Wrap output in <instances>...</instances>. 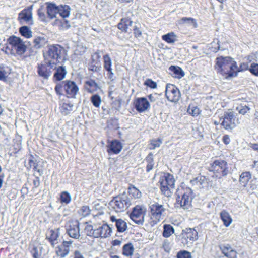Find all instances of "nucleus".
Listing matches in <instances>:
<instances>
[{"instance_id":"f257e3e1","label":"nucleus","mask_w":258,"mask_h":258,"mask_svg":"<svg viewBox=\"0 0 258 258\" xmlns=\"http://www.w3.org/2000/svg\"><path fill=\"white\" fill-rule=\"evenodd\" d=\"M215 69L225 79L237 77L236 69V61L230 56H219L216 58Z\"/></svg>"},{"instance_id":"f03ea898","label":"nucleus","mask_w":258,"mask_h":258,"mask_svg":"<svg viewBox=\"0 0 258 258\" xmlns=\"http://www.w3.org/2000/svg\"><path fill=\"white\" fill-rule=\"evenodd\" d=\"M2 50L7 54L21 56L26 51L27 46L21 38L12 35L7 39Z\"/></svg>"},{"instance_id":"7ed1b4c3","label":"nucleus","mask_w":258,"mask_h":258,"mask_svg":"<svg viewBox=\"0 0 258 258\" xmlns=\"http://www.w3.org/2000/svg\"><path fill=\"white\" fill-rule=\"evenodd\" d=\"M67 51L65 48L58 44H53L48 46L47 51L43 56L44 60H49L56 65L60 61L66 59Z\"/></svg>"},{"instance_id":"20e7f679","label":"nucleus","mask_w":258,"mask_h":258,"mask_svg":"<svg viewBox=\"0 0 258 258\" xmlns=\"http://www.w3.org/2000/svg\"><path fill=\"white\" fill-rule=\"evenodd\" d=\"M54 90L58 95H65L68 98H75L79 88L75 82L66 80L57 83Z\"/></svg>"},{"instance_id":"39448f33","label":"nucleus","mask_w":258,"mask_h":258,"mask_svg":"<svg viewBox=\"0 0 258 258\" xmlns=\"http://www.w3.org/2000/svg\"><path fill=\"white\" fill-rule=\"evenodd\" d=\"M176 199L175 205L177 207L187 208L191 203L193 199V191L192 189L181 184L176 190Z\"/></svg>"},{"instance_id":"423d86ee","label":"nucleus","mask_w":258,"mask_h":258,"mask_svg":"<svg viewBox=\"0 0 258 258\" xmlns=\"http://www.w3.org/2000/svg\"><path fill=\"white\" fill-rule=\"evenodd\" d=\"M58 8L55 3L47 2L40 6L37 10V15L40 21L46 22L56 17Z\"/></svg>"},{"instance_id":"0eeeda50","label":"nucleus","mask_w":258,"mask_h":258,"mask_svg":"<svg viewBox=\"0 0 258 258\" xmlns=\"http://www.w3.org/2000/svg\"><path fill=\"white\" fill-rule=\"evenodd\" d=\"M159 187L161 195L166 197H170L175 187V179L174 176L169 173H164L159 180Z\"/></svg>"},{"instance_id":"6e6552de","label":"nucleus","mask_w":258,"mask_h":258,"mask_svg":"<svg viewBox=\"0 0 258 258\" xmlns=\"http://www.w3.org/2000/svg\"><path fill=\"white\" fill-rule=\"evenodd\" d=\"M85 224L84 232L88 236L95 238H106L111 236L112 229L107 224H103L95 229L87 222H85Z\"/></svg>"},{"instance_id":"1a4fd4ad","label":"nucleus","mask_w":258,"mask_h":258,"mask_svg":"<svg viewBox=\"0 0 258 258\" xmlns=\"http://www.w3.org/2000/svg\"><path fill=\"white\" fill-rule=\"evenodd\" d=\"M208 170L213 173V177L220 179L228 174L229 167L225 160L217 159L210 164Z\"/></svg>"},{"instance_id":"9d476101","label":"nucleus","mask_w":258,"mask_h":258,"mask_svg":"<svg viewBox=\"0 0 258 258\" xmlns=\"http://www.w3.org/2000/svg\"><path fill=\"white\" fill-rule=\"evenodd\" d=\"M220 124L225 130L232 131L239 123L240 121L235 113L232 110L225 111L220 117Z\"/></svg>"},{"instance_id":"9b49d317","label":"nucleus","mask_w":258,"mask_h":258,"mask_svg":"<svg viewBox=\"0 0 258 258\" xmlns=\"http://www.w3.org/2000/svg\"><path fill=\"white\" fill-rule=\"evenodd\" d=\"M165 210L163 205L158 202L151 204L149 206V224L153 226L159 223Z\"/></svg>"},{"instance_id":"f8f14e48","label":"nucleus","mask_w":258,"mask_h":258,"mask_svg":"<svg viewBox=\"0 0 258 258\" xmlns=\"http://www.w3.org/2000/svg\"><path fill=\"white\" fill-rule=\"evenodd\" d=\"M109 205L116 212L125 211L131 205V202L127 196L119 195L113 198Z\"/></svg>"},{"instance_id":"ddd939ff","label":"nucleus","mask_w":258,"mask_h":258,"mask_svg":"<svg viewBox=\"0 0 258 258\" xmlns=\"http://www.w3.org/2000/svg\"><path fill=\"white\" fill-rule=\"evenodd\" d=\"M55 65V63L49 60H45L44 62L38 63L37 72L38 76L44 79H48L51 76Z\"/></svg>"},{"instance_id":"4468645a","label":"nucleus","mask_w":258,"mask_h":258,"mask_svg":"<svg viewBox=\"0 0 258 258\" xmlns=\"http://www.w3.org/2000/svg\"><path fill=\"white\" fill-rule=\"evenodd\" d=\"M147 212L146 207L142 205H137L132 209L130 217L135 223L142 224Z\"/></svg>"},{"instance_id":"2eb2a0df","label":"nucleus","mask_w":258,"mask_h":258,"mask_svg":"<svg viewBox=\"0 0 258 258\" xmlns=\"http://www.w3.org/2000/svg\"><path fill=\"white\" fill-rule=\"evenodd\" d=\"M66 233L72 238L78 239L80 237V223L77 220L71 219L64 226Z\"/></svg>"},{"instance_id":"dca6fc26","label":"nucleus","mask_w":258,"mask_h":258,"mask_svg":"<svg viewBox=\"0 0 258 258\" xmlns=\"http://www.w3.org/2000/svg\"><path fill=\"white\" fill-rule=\"evenodd\" d=\"M165 96L169 101L176 103L181 98V93L175 85L167 84L166 86Z\"/></svg>"},{"instance_id":"f3484780","label":"nucleus","mask_w":258,"mask_h":258,"mask_svg":"<svg viewBox=\"0 0 258 258\" xmlns=\"http://www.w3.org/2000/svg\"><path fill=\"white\" fill-rule=\"evenodd\" d=\"M181 237L184 244L192 243L198 239V233L195 228H186L182 230Z\"/></svg>"},{"instance_id":"a211bd4d","label":"nucleus","mask_w":258,"mask_h":258,"mask_svg":"<svg viewBox=\"0 0 258 258\" xmlns=\"http://www.w3.org/2000/svg\"><path fill=\"white\" fill-rule=\"evenodd\" d=\"M32 9L33 5H31L25 8L19 13L18 20L20 23H25L30 25L33 24Z\"/></svg>"},{"instance_id":"6ab92c4d","label":"nucleus","mask_w":258,"mask_h":258,"mask_svg":"<svg viewBox=\"0 0 258 258\" xmlns=\"http://www.w3.org/2000/svg\"><path fill=\"white\" fill-rule=\"evenodd\" d=\"M106 147V151L109 155H117L121 151L123 145L119 140L113 139L107 141Z\"/></svg>"},{"instance_id":"aec40b11","label":"nucleus","mask_w":258,"mask_h":258,"mask_svg":"<svg viewBox=\"0 0 258 258\" xmlns=\"http://www.w3.org/2000/svg\"><path fill=\"white\" fill-rule=\"evenodd\" d=\"M73 241L70 239L68 241L63 240L61 243L55 248V253L60 258H64L69 253L70 248Z\"/></svg>"},{"instance_id":"412c9836","label":"nucleus","mask_w":258,"mask_h":258,"mask_svg":"<svg viewBox=\"0 0 258 258\" xmlns=\"http://www.w3.org/2000/svg\"><path fill=\"white\" fill-rule=\"evenodd\" d=\"M100 58V51L98 50L91 55L88 70L93 72H99L101 69Z\"/></svg>"},{"instance_id":"4be33fe9","label":"nucleus","mask_w":258,"mask_h":258,"mask_svg":"<svg viewBox=\"0 0 258 258\" xmlns=\"http://www.w3.org/2000/svg\"><path fill=\"white\" fill-rule=\"evenodd\" d=\"M221 253L226 258H237V252L229 243H221L218 245Z\"/></svg>"},{"instance_id":"5701e85b","label":"nucleus","mask_w":258,"mask_h":258,"mask_svg":"<svg viewBox=\"0 0 258 258\" xmlns=\"http://www.w3.org/2000/svg\"><path fill=\"white\" fill-rule=\"evenodd\" d=\"M133 105L139 113H143L148 110L150 107L149 101L145 97L136 98L134 101Z\"/></svg>"},{"instance_id":"b1692460","label":"nucleus","mask_w":258,"mask_h":258,"mask_svg":"<svg viewBox=\"0 0 258 258\" xmlns=\"http://www.w3.org/2000/svg\"><path fill=\"white\" fill-rule=\"evenodd\" d=\"M103 68L104 70L107 71V75L110 80L112 81L114 79V73H113V69L112 68V61L109 54H106L103 56Z\"/></svg>"},{"instance_id":"393cba45","label":"nucleus","mask_w":258,"mask_h":258,"mask_svg":"<svg viewBox=\"0 0 258 258\" xmlns=\"http://www.w3.org/2000/svg\"><path fill=\"white\" fill-rule=\"evenodd\" d=\"M128 198L132 201L137 202L139 201L142 197V194L140 190L137 188L135 185L130 184L127 188Z\"/></svg>"},{"instance_id":"a878e982","label":"nucleus","mask_w":258,"mask_h":258,"mask_svg":"<svg viewBox=\"0 0 258 258\" xmlns=\"http://www.w3.org/2000/svg\"><path fill=\"white\" fill-rule=\"evenodd\" d=\"M110 220L112 222H115V226L118 232H124L127 229V226L126 223L121 219H116L115 216H111Z\"/></svg>"},{"instance_id":"bb28decb","label":"nucleus","mask_w":258,"mask_h":258,"mask_svg":"<svg viewBox=\"0 0 258 258\" xmlns=\"http://www.w3.org/2000/svg\"><path fill=\"white\" fill-rule=\"evenodd\" d=\"M133 24V21L128 18H121L120 22L118 23L117 27L121 32L127 33L128 28Z\"/></svg>"},{"instance_id":"cd10ccee","label":"nucleus","mask_w":258,"mask_h":258,"mask_svg":"<svg viewBox=\"0 0 258 258\" xmlns=\"http://www.w3.org/2000/svg\"><path fill=\"white\" fill-rule=\"evenodd\" d=\"M84 88L88 93H93L97 91L98 86L94 80L90 79L85 82Z\"/></svg>"},{"instance_id":"c85d7f7f","label":"nucleus","mask_w":258,"mask_h":258,"mask_svg":"<svg viewBox=\"0 0 258 258\" xmlns=\"http://www.w3.org/2000/svg\"><path fill=\"white\" fill-rule=\"evenodd\" d=\"M67 72L64 66H59L56 69V71L53 75V79L57 81H62L66 77Z\"/></svg>"},{"instance_id":"c756f323","label":"nucleus","mask_w":258,"mask_h":258,"mask_svg":"<svg viewBox=\"0 0 258 258\" xmlns=\"http://www.w3.org/2000/svg\"><path fill=\"white\" fill-rule=\"evenodd\" d=\"M59 236V229L50 230L46 236V239L51 244L52 247H54L58 238Z\"/></svg>"},{"instance_id":"7c9ffc66","label":"nucleus","mask_w":258,"mask_h":258,"mask_svg":"<svg viewBox=\"0 0 258 258\" xmlns=\"http://www.w3.org/2000/svg\"><path fill=\"white\" fill-rule=\"evenodd\" d=\"M220 218L225 227H228L232 222V218L230 214L225 210H222L220 213Z\"/></svg>"},{"instance_id":"2f4dec72","label":"nucleus","mask_w":258,"mask_h":258,"mask_svg":"<svg viewBox=\"0 0 258 258\" xmlns=\"http://www.w3.org/2000/svg\"><path fill=\"white\" fill-rule=\"evenodd\" d=\"M251 178V174L249 171H244L239 176V182L241 185L246 187Z\"/></svg>"},{"instance_id":"473e14b6","label":"nucleus","mask_w":258,"mask_h":258,"mask_svg":"<svg viewBox=\"0 0 258 258\" xmlns=\"http://www.w3.org/2000/svg\"><path fill=\"white\" fill-rule=\"evenodd\" d=\"M247 59V61H243L239 64V67L237 66V63H236V75H238L239 72H245L246 71H249L250 63L251 60L250 59V56H248L246 57Z\"/></svg>"},{"instance_id":"72a5a7b5","label":"nucleus","mask_w":258,"mask_h":258,"mask_svg":"<svg viewBox=\"0 0 258 258\" xmlns=\"http://www.w3.org/2000/svg\"><path fill=\"white\" fill-rule=\"evenodd\" d=\"M169 70L170 71L171 74L175 78L180 79L184 76V73L180 67L171 66Z\"/></svg>"},{"instance_id":"f704fd0d","label":"nucleus","mask_w":258,"mask_h":258,"mask_svg":"<svg viewBox=\"0 0 258 258\" xmlns=\"http://www.w3.org/2000/svg\"><path fill=\"white\" fill-rule=\"evenodd\" d=\"M134 247L133 244L131 243H127L124 244L122 248V254L126 257H130L133 255L134 252Z\"/></svg>"},{"instance_id":"c9c22d12","label":"nucleus","mask_w":258,"mask_h":258,"mask_svg":"<svg viewBox=\"0 0 258 258\" xmlns=\"http://www.w3.org/2000/svg\"><path fill=\"white\" fill-rule=\"evenodd\" d=\"M48 41L44 37L37 36L33 40L34 47L36 49H40L45 46Z\"/></svg>"},{"instance_id":"e433bc0d","label":"nucleus","mask_w":258,"mask_h":258,"mask_svg":"<svg viewBox=\"0 0 258 258\" xmlns=\"http://www.w3.org/2000/svg\"><path fill=\"white\" fill-rule=\"evenodd\" d=\"M145 161L147 163L146 171L149 172L153 169L155 164L153 154L151 152L149 153L146 157Z\"/></svg>"},{"instance_id":"4c0bfd02","label":"nucleus","mask_w":258,"mask_h":258,"mask_svg":"<svg viewBox=\"0 0 258 258\" xmlns=\"http://www.w3.org/2000/svg\"><path fill=\"white\" fill-rule=\"evenodd\" d=\"M58 14L63 18L68 17L70 14V7L67 5H60L58 6Z\"/></svg>"},{"instance_id":"58836bf2","label":"nucleus","mask_w":258,"mask_h":258,"mask_svg":"<svg viewBox=\"0 0 258 258\" xmlns=\"http://www.w3.org/2000/svg\"><path fill=\"white\" fill-rule=\"evenodd\" d=\"M175 230L170 224H164L163 225V231L162 235L164 238H168L174 233Z\"/></svg>"},{"instance_id":"ea45409f","label":"nucleus","mask_w":258,"mask_h":258,"mask_svg":"<svg viewBox=\"0 0 258 258\" xmlns=\"http://www.w3.org/2000/svg\"><path fill=\"white\" fill-rule=\"evenodd\" d=\"M163 40L169 44H173L177 40V36L173 32L162 36Z\"/></svg>"},{"instance_id":"a19ab883","label":"nucleus","mask_w":258,"mask_h":258,"mask_svg":"<svg viewBox=\"0 0 258 258\" xmlns=\"http://www.w3.org/2000/svg\"><path fill=\"white\" fill-rule=\"evenodd\" d=\"M73 107L72 104L64 102L60 107V112L64 115H67L72 111Z\"/></svg>"},{"instance_id":"79ce46f5","label":"nucleus","mask_w":258,"mask_h":258,"mask_svg":"<svg viewBox=\"0 0 258 258\" xmlns=\"http://www.w3.org/2000/svg\"><path fill=\"white\" fill-rule=\"evenodd\" d=\"M59 201L61 204L67 205L71 201V196L68 191H62L60 194Z\"/></svg>"},{"instance_id":"37998d69","label":"nucleus","mask_w":258,"mask_h":258,"mask_svg":"<svg viewBox=\"0 0 258 258\" xmlns=\"http://www.w3.org/2000/svg\"><path fill=\"white\" fill-rule=\"evenodd\" d=\"M90 100L95 107L97 108L100 107L102 100L101 97L98 94H96L92 95L90 97Z\"/></svg>"},{"instance_id":"c03bdc74","label":"nucleus","mask_w":258,"mask_h":258,"mask_svg":"<svg viewBox=\"0 0 258 258\" xmlns=\"http://www.w3.org/2000/svg\"><path fill=\"white\" fill-rule=\"evenodd\" d=\"M20 34L26 38H30L32 36V31L29 28L26 26H23L19 28Z\"/></svg>"},{"instance_id":"a18cd8bd","label":"nucleus","mask_w":258,"mask_h":258,"mask_svg":"<svg viewBox=\"0 0 258 258\" xmlns=\"http://www.w3.org/2000/svg\"><path fill=\"white\" fill-rule=\"evenodd\" d=\"M28 165L30 168H32L33 170L37 171L38 173L41 172V170L38 169V164L37 161L34 159L33 155H31L28 160Z\"/></svg>"},{"instance_id":"49530a36","label":"nucleus","mask_w":258,"mask_h":258,"mask_svg":"<svg viewBox=\"0 0 258 258\" xmlns=\"http://www.w3.org/2000/svg\"><path fill=\"white\" fill-rule=\"evenodd\" d=\"M201 111L197 106L193 104H190L187 108V112L189 114L193 117L198 116L200 113Z\"/></svg>"},{"instance_id":"de8ad7c7","label":"nucleus","mask_w":258,"mask_h":258,"mask_svg":"<svg viewBox=\"0 0 258 258\" xmlns=\"http://www.w3.org/2000/svg\"><path fill=\"white\" fill-rule=\"evenodd\" d=\"M162 143V140L160 138L153 139L150 141L149 144V149L154 150L156 148L159 147Z\"/></svg>"},{"instance_id":"09e8293b","label":"nucleus","mask_w":258,"mask_h":258,"mask_svg":"<svg viewBox=\"0 0 258 258\" xmlns=\"http://www.w3.org/2000/svg\"><path fill=\"white\" fill-rule=\"evenodd\" d=\"M208 178L203 175H199L195 179L196 183L202 187H204L208 184Z\"/></svg>"},{"instance_id":"8fccbe9b","label":"nucleus","mask_w":258,"mask_h":258,"mask_svg":"<svg viewBox=\"0 0 258 258\" xmlns=\"http://www.w3.org/2000/svg\"><path fill=\"white\" fill-rule=\"evenodd\" d=\"M91 212V210L89 206H82L79 211V214H80L82 217H85L90 215Z\"/></svg>"},{"instance_id":"3c124183","label":"nucleus","mask_w":258,"mask_h":258,"mask_svg":"<svg viewBox=\"0 0 258 258\" xmlns=\"http://www.w3.org/2000/svg\"><path fill=\"white\" fill-rule=\"evenodd\" d=\"M185 23H191L193 25L194 28L197 26V23L195 19L191 17H182L180 20V24H184Z\"/></svg>"},{"instance_id":"603ef678","label":"nucleus","mask_w":258,"mask_h":258,"mask_svg":"<svg viewBox=\"0 0 258 258\" xmlns=\"http://www.w3.org/2000/svg\"><path fill=\"white\" fill-rule=\"evenodd\" d=\"M176 258H192V255L190 252L182 250L177 252Z\"/></svg>"},{"instance_id":"864d4df0","label":"nucleus","mask_w":258,"mask_h":258,"mask_svg":"<svg viewBox=\"0 0 258 258\" xmlns=\"http://www.w3.org/2000/svg\"><path fill=\"white\" fill-rule=\"evenodd\" d=\"M249 71L252 75L258 77V63H251L250 65Z\"/></svg>"},{"instance_id":"5fc2aeb1","label":"nucleus","mask_w":258,"mask_h":258,"mask_svg":"<svg viewBox=\"0 0 258 258\" xmlns=\"http://www.w3.org/2000/svg\"><path fill=\"white\" fill-rule=\"evenodd\" d=\"M144 85L151 89H156L157 85L156 82L153 81L151 79H147L144 83Z\"/></svg>"},{"instance_id":"6e6d98bb","label":"nucleus","mask_w":258,"mask_h":258,"mask_svg":"<svg viewBox=\"0 0 258 258\" xmlns=\"http://www.w3.org/2000/svg\"><path fill=\"white\" fill-rule=\"evenodd\" d=\"M133 33L135 38H139L142 35V32L137 26H135L133 29Z\"/></svg>"},{"instance_id":"4d7b16f0","label":"nucleus","mask_w":258,"mask_h":258,"mask_svg":"<svg viewBox=\"0 0 258 258\" xmlns=\"http://www.w3.org/2000/svg\"><path fill=\"white\" fill-rule=\"evenodd\" d=\"M250 108L247 106L246 105L241 106L240 109L238 110V112L239 114L244 115L249 110Z\"/></svg>"},{"instance_id":"13d9d810","label":"nucleus","mask_w":258,"mask_h":258,"mask_svg":"<svg viewBox=\"0 0 258 258\" xmlns=\"http://www.w3.org/2000/svg\"><path fill=\"white\" fill-rule=\"evenodd\" d=\"M31 253L33 255V258H40L41 255L38 254L37 248L36 247H34L32 250L31 251Z\"/></svg>"},{"instance_id":"bf43d9fd","label":"nucleus","mask_w":258,"mask_h":258,"mask_svg":"<svg viewBox=\"0 0 258 258\" xmlns=\"http://www.w3.org/2000/svg\"><path fill=\"white\" fill-rule=\"evenodd\" d=\"M7 73L4 70H0V80L5 81L7 80Z\"/></svg>"},{"instance_id":"052dcab7","label":"nucleus","mask_w":258,"mask_h":258,"mask_svg":"<svg viewBox=\"0 0 258 258\" xmlns=\"http://www.w3.org/2000/svg\"><path fill=\"white\" fill-rule=\"evenodd\" d=\"M222 142L225 144L228 145L230 142V137L228 135H224L222 137Z\"/></svg>"},{"instance_id":"680f3d73","label":"nucleus","mask_w":258,"mask_h":258,"mask_svg":"<svg viewBox=\"0 0 258 258\" xmlns=\"http://www.w3.org/2000/svg\"><path fill=\"white\" fill-rule=\"evenodd\" d=\"M33 185L34 188H37L40 185V179L38 177H35L33 180Z\"/></svg>"},{"instance_id":"e2e57ef3","label":"nucleus","mask_w":258,"mask_h":258,"mask_svg":"<svg viewBox=\"0 0 258 258\" xmlns=\"http://www.w3.org/2000/svg\"><path fill=\"white\" fill-rule=\"evenodd\" d=\"M121 243V240H118V239L113 240L111 242L112 246H120Z\"/></svg>"},{"instance_id":"0e129e2a","label":"nucleus","mask_w":258,"mask_h":258,"mask_svg":"<svg viewBox=\"0 0 258 258\" xmlns=\"http://www.w3.org/2000/svg\"><path fill=\"white\" fill-rule=\"evenodd\" d=\"M74 258H84L83 255L79 250H75L74 253Z\"/></svg>"},{"instance_id":"69168bd1","label":"nucleus","mask_w":258,"mask_h":258,"mask_svg":"<svg viewBox=\"0 0 258 258\" xmlns=\"http://www.w3.org/2000/svg\"><path fill=\"white\" fill-rule=\"evenodd\" d=\"M249 146L254 151L258 152V144L257 143H250Z\"/></svg>"},{"instance_id":"338daca9","label":"nucleus","mask_w":258,"mask_h":258,"mask_svg":"<svg viewBox=\"0 0 258 258\" xmlns=\"http://www.w3.org/2000/svg\"><path fill=\"white\" fill-rule=\"evenodd\" d=\"M252 168H255V170L258 172V159L254 160L253 164L251 165Z\"/></svg>"},{"instance_id":"774afa93","label":"nucleus","mask_w":258,"mask_h":258,"mask_svg":"<svg viewBox=\"0 0 258 258\" xmlns=\"http://www.w3.org/2000/svg\"><path fill=\"white\" fill-rule=\"evenodd\" d=\"M148 98L150 101V102H155L156 100L155 98L153 96L152 94H150L148 96Z\"/></svg>"}]
</instances>
